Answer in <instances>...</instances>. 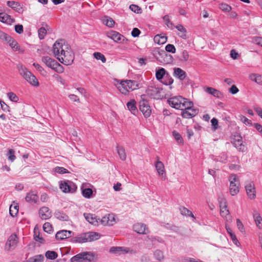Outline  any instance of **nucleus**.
Here are the masks:
<instances>
[{
	"instance_id": "59",
	"label": "nucleus",
	"mask_w": 262,
	"mask_h": 262,
	"mask_svg": "<svg viewBox=\"0 0 262 262\" xmlns=\"http://www.w3.org/2000/svg\"><path fill=\"white\" fill-rule=\"evenodd\" d=\"M219 202L220 208L227 207V202L224 197L220 196L219 198Z\"/></svg>"
},
{
	"instance_id": "31",
	"label": "nucleus",
	"mask_w": 262,
	"mask_h": 262,
	"mask_svg": "<svg viewBox=\"0 0 262 262\" xmlns=\"http://www.w3.org/2000/svg\"><path fill=\"white\" fill-rule=\"evenodd\" d=\"M249 78L257 84L262 85V75L257 74H251L249 75Z\"/></svg>"
},
{
	"instance_id": "30",
	"label": "nucleus",
	"mask_w": 262,
	"mask_h": 262,
	"mask_svg": "<svg viewBox=\"0 0 262 262\" xmlns=\"http://www.w3.org/2000/svg\"><path fill=\"white\" fill-rule=\"evenodd\" d=\"M136 103V101L134 99L131 100L127 103V108L134 115H135L136 113L138 112Z\"/></svg>"
},
{
	"instance_id": "42",
	"label": "nucleus",
	"mask_w": 262,
	"mask_h": 262,
	"mask_svg": "<svg viewBox=\"0 0 262 262\" xmlns=\"http://www.w3.org/2000/svg\"><path fill=\"white\" fill-rule=\"evenodd\" d=\"M180 210L182 215H187V216H191L193 218H194V216L193 213L187 208H186L184 207H181L180 208Z\"/></svg>"
},
{
	"instance_id": "39",
	"label": "nucleus",
	"mask_w": 262,
	"mask_h": 262,
	"mask_svg": "<svg viewBox=\"0 0 262 262\" xmlns=\"http://www.w3.org/2000/svg\"><path fill=\"white\" fill-rule=\"evenodd\" d=\"M117 150L120 159L124 161L126 158V152L124 148L121 146H117Z\"/></svg>"
},
{
	"instance_id": "52",
	"label": "nucleus",
	"mask_w": 262,
	"mask_h": 262,
	"mask_svg": "<svg viewBox=\"0 0 262 262\" xmlns=\"http://www.w3.org/2000/svg\"><path fill=\"white\" fill-rule=\"evenodd\" d=\"M129 9L133 12H134L135 13H136L137 14H140L142 13L141 8L137 5L132 4L130 5Z\"/></svg>"
},
{
	"instance_id": "20",
	"label": "nucleus",
	"mask_w": 262,
	"mask_h": 262,
	"mask_svg": "<svg viewBox=\"0 0 262 262\" xmlns=\"http://www.w3.org/2000/svg\"><path fill=\"white\" fill-rule=\"evenodd\" d=\"M155 167L159 175L161 177V179H165L166 175L163 163L161 161L158 160L155 164Z\"/></svg>"
},
{
	"instance_id": "16",
	"label": "nucleus",
	"mask_w": 262,
	"mask_h": 262,
	"mask_svg": "<svg viewBox=\"0 0 262 262\" xmlns=\"http://www.w3.org/2000/svg\"><path fill=\"white\" fill-rule=\"evenodd\" d=\"M134 230L139 234H146L149 232L146 225L143 223H136L133 226Z\"/></svg>"
},
{
	"instance_id": "56",
	"label": "nucleus",
	"mask_w": 262,
	"mask_h": 262,
	"mask_svg": "<svg viewBox=\"0 0 262 262\" xmlns=\"http://www.w3.org/2000/svg\"><path fill=\"white\" fill-rule=\"evenodd\" d=\"M38 36L40 39H43L47 34V30L43 27L39 29L38 31Z\"/></svg>"
},
{
	"instance_id": "44",
	"label": "nucleus",
	"mask_w": 262,
	"mask_h": 262,
	"mask_svg": "<svg viewBox=\"0 0 262 262\" xmlns=\"http://www.w3.org/2000/svg\"><path fill=\"white\" fill-rule=\"evenodd\" d=\"M55 216L56 217L61 221H67L68 220V216L63 213L59 211H57L55 213Z\"/></svg>"
},
{
	"instance_id": "5",
	"label": "nucleus",
	"mask_w": 262,
	"mask_h": 262,
	"mask_svg": "<svg viewBox=\"0 0 262 262\" xmlns=\"http://www.w3.org/2000/svg\"><path fill=\"white\" fill-rule=\"evenodd\" d=\"M181 115L184 118H191L195 116L199 113V110L193 107V103L189 101L182 108Z\"/></svg>"
},
{
	"instance_id": "48",
	"label": "nucleus",
	"mask_w": 262,
	"mask_h": 262,
	"mask_svg": "<svg viewBox=\"0 0 262 262\" xmlns=\"http://www.w3.org/2000/svg\"><path fill=\"white\" fill-rule=\"evenodd\" d=\"M94 56L97 60H100L103 63H105L106 62V58L105 56L100 52L94 53Z\"/></svg>"
},
{
	"instance_id": "45",
	"label": "nucleus",
	"mask_w": 262,
	"mask_h": 262,
	"mask_svg": "<svg viewBox=\"0 0 262 262\" xmlns=\"http://www.w3.org/2000/svg\"><path fill=\"white\" fill-rule=\"evenodd\" d=\"M154 256L156 259L161 261L164 259V255L163 252L160 250H156L154 253Z\"/></svg>"
},
{
	"instance_id": "61",
	"label": "nucleus",
	"mask_w": 262,
	"mask_h": 262,
	"mask_svg": "<svg viewBox=\"0 0 262 262\" xmlns=\"http://www.w3.org/2000/svg\"><path fill=\"white\" fill-rule=\"evenodd\" d=\"M8 155L9 156L8 159L11 162H13L15 160L16 157L14 155V151L13 149H10L9 150Z\"/></svg>"
},
{
	"instance_id": "25",
	"label": "nucleus",
	"mask_w": 262,
	"mask_h": 262,
	"mask_svg": "<svg viewBox=\"0 0 262 262\" xmlns=\"http://www.w3.org/2000/svg\"><path fill=\"white\" fill-rule=\"evenodd\" d=\"M25 199L28 202L36 203L38 199V196L36 192L32 191L27 194Z\"/></svg>"
},
{
	"instance_id": "6",
	"label": "nucleus",
	"mask_w": 262,
	"mask_h": 262,
	"mask_svg": "<svg viewBox=\"0 0 262 262\" xmlns=\"http://www.w3.org/2000/svg\"><path fill=\"white\" fill-rule=\"evenodd\" d=\"M156 77L158 80L161 81L165 85H170L173 82V79L170 77L168 73H166L165 70L162 68L157 70Z\"/></svg>"
},
{
	"instance_id": "32",
	"label": "nucleus",
	"mask_w": 262,
	"mask_h": 262,
	"mask_svg": "<svg viewBox=\"0 0 262 262\" xmlns=\"http://www.w3.org/2000/svg\"><path fill=\"white\" fill-rule=\"evenodd\" d=\"M176 28L180 32L178 35L182 38L186 39L187 38L186 29L181 25H177Z\"/></svg>"
},
{
	"instance_id": "29",
	"label": "nucleus",
	"mask_w": 262,
	"mask_h": 262,
	"mask_svg": "<svg viewBox=\"0 0 262 262\" xmlns=\"http://www.w3.org/2000/svg\"><path fill=\"white\" fill-rule=\"evenodd\" d=\"M18 243V238L15 234H13L9 237L6 245L8 246H15Z\"/></svg>"
},
{
	"instance_id": "47",
	"label": "nucleus",
	"mask_w": 262,
	"mask_h": 262,
	"mask_svg": "<svg viewBox=\"0 0 262 262\" xmlns=\"http://www.w3.org/2000/svg\"><path fill=\"white\" fill-rule=\"evenodd\" d=\"M189 57L188 52L186 50H183L181 53L180 59L182 61H187Z\"/></svg>"
},
{
	"instance_id": "46",
	"label": "nucleus",
	"mask_w": 262,
	"mask_h": 262,
	"mask_svg": "<svg viewBox=\"0 0 262 262\" xmlns=\"http://www.w3.org/2000/svg\"><path fill=\"white\" fill-rule=\"evenodd\" d=\"M58 254L55 251H48L46 253V256L47 258L54 259L57 257Z\"/></svg>"
},
{
	"instance_id": "33",
	"label": "nucleus",
	"mask_w": 262,
	"mask_h": 262,
	"mask_svg": "<svg viewBox=\"0 0 262 262\" xmlns=\"http://www.w3.org/2000/svg\"><path fill=\"white\" fill-rule=\"evenodd\" d=\"M205 91L208 94L217 98H219L220 95L221 94L219 91L211 87H207L205 89Z\"/></svg>"
},
{
	"instance_id": "63",
	"label": "nucleus",
	"mask_w": 262,
	"mask_h": 262,
	"mask_svg": "<svg viewBox=\"0 0 262 262\" xmlns=\"http://www.w3.org/2000/svg\"><path fill=\"white\" fill-rule=\"evenodd\" d=\"M55 171L58 173H68V171L66 168L62 167H56L55 168Z\"/></svg>"
},
{
	"instance_id": "40",
	"label": "nucleus",
	"mask_w": 262,
	"mask_h": 262,
	"mask_svg": "<svg viewBox=\"0 0 262 262\" xmlns=\"http://www.w3.org/2000/svg\"><path fill=\"white\" fill-rule=\"evenodd\" d=\"M18 207H19L17 204L11 205L10 206L9 213L12 216L14 217L17 214L18 212Z\"/></svg>"
},
{
	"instance_id": "11",
	"label": "nucleus",
	"mask_w": 262,
	"mask_h": 262,
	"mask_svg": "<svg viewBox=\"0 0 262 262\" xmlns=\"http://www.w3.org/2000/svg\"><path fill=\"white\" fill-rule=\"evenodd\" d=\"M60 188L65 193L73 192L76 190V187L71 181H61L60 183Z\"/></svg>"
},
{
	"instance_id": "2",
	"label": "nucleus",
	"mask_w": 262,
	"mask_h": 262,
	"mask_svg": "<svg viewBox=\"0 0 262 262\" xmlns=\"http://www.w3.org/2000/svg\"><path fill=\"white\" fill-rule=\"evenodd\" d=\"M19 73L30 84L38 86L39 82L36 77L29 71L26 67L22 64H18L17 66Z\"/></svg>"
},
{
	"instance_id": "24",
	"label": "nucleus",
	"mask_w": 262,
	"mask_h": 262,
	"mask_svg": "<svg viewBox=\"0 0 262 262\" xmlns=\"http://www.w3.org/2000/svg\"><path fill=\"white\" fill-rule=\"evenodd\" d=\"M173 75L181 80H184L186 77V72L179 68L173 69Z\"/></svg>"
},
{
	"instance_id": "12",
	"label": "nucleus",
	"mask_w": 262,
	"mask_h": 262,
	"mask_svg": "<svg viewBox=\"0 0 262 262\" xmlns=\"http://www.w3.org/2000/svg\"><path fill=\"white\" fill-rule=\"evenodd\" d=\"M139 109L146 118L149 117L151 115L150 107L147 101L143 99L139 102Z\"/></svg>"
},
{
	"instance_id": "27",
	"label": "nucleus",
	"mask_w": 262,
	"mask_h": 262,
	"mask_svg": "<svg viewBox=\"0 0 262 262\" xmlns=\"http://www.w3.org/2000/svg\"><path fill=\"white\" fill-rule=\"evenodd\" d=\"M0 21L10 25L14 22V20L7 13L1 12L0 13Z\"/></svg>"
},
{
	"instance_id": "8",
	"label": "nucleus",
	"mask_w": 262,
	"mask_h": 262,
	"mask_svg": "<svg viewBox=\"0 0 262 262\" xmlns=\"http://www.w3.org/2000/svg\"><path fill=\"white\" fill-rule=\"evenodd\" d=\"M230 181V193L232 195L237 194L239 190V181L237 176L235 174H231L229 177Z\"/></svg>"
},
{
	"instance_id": "4",
	"label": "nucleus",
	"mask_w": 262,
	"mask_h": 262,
	"mask_svg": "<svg viewBox=\"0 0 262 262\" xmlns=\"http://www.w3.org/2000/svg\"><path fill=\"white\" fill-rule=\"evenodd\" d=\"M189 100L181 96H177L170 98L168 102L170 106L176 109L182 110Z\"/></svg>"
},
{
	"instance_id": "1",
	"label": "nucleus",
	"mask_w": 262,
	"mask_h": 262,
	"mask_svg": "<svg viewBox=\"0 0 262 262\" xmlns=\"http://www.w3.org/2000/svg\"><path fill=\"white\" fill-rule=\"evenodd\" d=\"M55 57L62 63L68 66L74 61V54L71 47L63 40L56 41L53 46Z\"/></svg>"
},
{
	"instance_id": "26",
	"label": "nucleus",
	"mask_w": 262,
	"mask_h": 262,
	"mask_svg": "<svg viewBox=\"0 0 262 262\" xmlns=\"http://www.w3.org/2000/svg\"><path fill=\"white\" fill-rule=\"evenodd\" d=\"M42 61L49 68L53 69L55 64H56V61L49 56H43L41 59Z\"/></svg>"
},
{
	"instance_id": "15",
	"label": "nucleus",
	"mask_w": 262,
	"mask_h": 262,
	"mask_svg": "<svg viewBox=\"0 0 262 262\" xmlns=\"http://www.w3.org/2000/svg\"><path fill=\"white\" fill-rule=\"evenodd\" d=\"M232 143L234 147L239 151L244 152L246 150L245 146L243 144L242 137L239 135L236 134L234 135Z\"/></svg>"
},
{
	"instance_id": "14",
	"label": "nucleus",
	"mask_w": 262,
	"mask_h": 262,
	"mask_svg": "<svg viewBox=\"0 0 262 262\" xmlns=\"http://www.w3.org/2000/svg\"><path fill=\"white\" fill-rule=\"evenodd\" d=\"M245 189L250 200H253L256 198V190L253 182H247L245 185Z\"/></svg>"
},
{
	"instance_id": "57",
	"label": "nucleus",
	"mask_w": 262,
	"mask_h": 262,
	"mask_svg": "<svg viewBox=\"0 0 262 262\" xmlns=\"http://www.w3.org/2000/svg\"><path fill=\"white\" fill-rule=\"evenodd\" d=\"M10 39V36L0 30V39L3 41H8Z\"/></svg>"
},
{
	"instance_id": "9",
	"label": "nucleus",
	"mask_w": 262,
	"mask_h": 262,
	"mask_svg": "<svg viewBox=\"0 0 262 262\" xmlns=\"http://www.w3.org/2000/svg\"><path fill=\"white\" fill-rule=\"evenodd\" d=\"M110 252L118 255L125 254H133L136 253L137 250L133 248V247H112L110 249Z\"/></svg>"
},
{
	"instance_id": "54",
	"label": "nucleus",
	"mask_w": 262,
	"mask_h": 262,
	"mask_svg": "<svg viewBox=\"0 0 262 262\" xmlns=\"http://www.w3.org/2000/svg\"><path fill=\"white\" fill-rule=\"evenodd\" d=\"M43 229L46 232L50 233L52 231V225L49 222L45 223L43 225Z\"/></svg>"
},
{
	"instance_id": "35",
	"label": "nucleus",
	"mask_w": 262,
	"mask_h": 262,
	"mask_svg": "<svg viewBox=\"0 0 262 262\" xmlns=\"http://www.w3.org/2000/svg\"><path fill=\"white\" fill-rule=\"evenodd\" d=\"M127 89L128 92L132 91L137 89L138 84L137 81L131 80H126Z\"/></svg>"
},
{
	"instance_id": "21",
	"label": "nucleus",
	"mask_w": 262,
	"mask_h": 262,
	"mask_svg": "<svg viewBox=\"0 0 262 262\" xmlns=\"http://www.w3.org/2000/svg\"><path fill=\"white\" fill-rule=\"evenodd\" d=\"M72 232L68 230H60L57 232L55 237L58 240H62L71 237Z\"/></svg>"
},
{
	"instance_id": "28",
	"label": "nucleus",
	"mask_w": 262,
	"mask_h": 262,
	"mask_svg": "<svg viewBox=\"0 0 262 262\" xmlns=\"http://www.w3.org/2000/svg\"><path fill=\"white\" fill-rule=\"evenodd\" d=\"M7 4L9 7L14 9L16 11L19 13L22 11V7L18 3L14 1H7Z\"/></svg>"
},
{
	"instance_id": "3",
	"label": "nucleus",
	"mask_w": 262,
	"mask_h": 262,
	"mask_svg": "<svg viewBox=\"0 0 262 262\" xmlns=\"http://www.w3.org/2000/svg\"><path fill=\"white\" fill-rule=\"evenodd\" d=\"M100 237L99 233L95 232H89L78 235L73 238V241L78 243L90 242L98 239Z\"/></svg>"
},
{
	"instance_id": "41",
	"label": "nucleus",
	"mask_w": 262,
	"mask_h": 262,
	"mask_svg": "<svg viewBox=\"0 0 262 262\" xmlns=\"http://www.w3.org/2000/svg\"><path fill=\"white\" fill-rule=\"evenodd\" d=\"M172 135L174 137L175 140L177 141L178 143L183 144V139L181 135L177 131L174 130L172 132Z\"/></svg>"
},
{
	"instance_id": "60",
	"label": "nucleus",
	"mask_w": 262,
	"mask_h": 262,
	"mask_svg": "<svg viewBox=\"0 0 262 262\" xmlns=\"http://www.w3.org/2000/svg\"><path fill=\"white\" fill-rule=\"evenodd\" d=\"M165 50L167 52L172 53H174L176 51L175 47L171 44H168L165 47Z\"/></svg>"
},
{
	"instance_id": "50",
	"label": "nucleus",
	"mask_w": 262,
	"mask_h": 262,
	"mask_svg": "<svg viewBox=\"0 0 262 262\" xmlns=\"http://www.w3.org/2000/svg\"><path fill=\"white\" fill-rule=\"evenodd\" d=\"M147 238L152 242H153V244H157L158 243H163L162 238L160 237L151 236L150 237H147Z\"/></svg>"
},
{
	"instance_id": "58",
	"label": "nucleus",
	"mask_w": 262,
	"mask_h": 262,
	"mask_svg": "<svg viewBox=\"0 0 262 262\" xmlns=\"http://www.w3.org/2000/svg\"><path fill=\"white\" fill-rule=\"evenodd\" d=\"M236 225L240 232L242 233H245V231L244 226L241 221L238 219L236 220Z\"/></svg>"
},
{
	"instance_id": "49",
	"label": "nucleus",
	"mask_w": 262,
	"mask_h": 262,
	"mask_svg": "<svg viewBox=\"0 0 262 262\" xmlns=\"http://www.w3.org/2000/svg\"><path fill=\"white\" fill-rule=\"evenodd\" d=\"M239 119L241 122L246 124V125H251L252 121L248 119L247 117L243 115L239 116Z\"/></svg>"
},
{
	"instance_id": "55",
	"label": "nucleus",
	"mask_w": 262,
	"mask_h": 262,
	"mask_svg": "<svg viewBox=\"0 0 262 262\" xmlns=\"http://www.w3.org/2000/svg\"><path fill=\"white\" fill-rule=\"evenodd\" d=\"M220 8L224 12H229L231 10V7L229 5L225 3L220 4Z\"/></svg>"
},
{
	"instance_id": "13",
	"label": "nucleus",
	"mask_w": 262,
	"mask_h": 262,
	"mask_svg": "<svg viewBox=\"0 0 262 262\" xmlns=\"http://www.w3.org/2000/svg\"><path fill=\"white\" fill-rule=\"evenodd\" d=\"M116 223L115 215L114 214L105 215L100 220V224L103 226H113Z\"/></svg>"
},
{
	"instance_id": "62",
	"label": "nucleus",
	"mask_w": 262,
	"mask_h": 262,
	"mask_svg": "<svg viewBox=\"0 0 262 262\" xmlns=\"http://www.w3.org/2000/svg\"><path fill=\"white\" fill-rule=\"evenodd\" d=\"M229 213L227 207L220 208V214L223 217H226Z\"/></svg>"
},
{
	"instance_id": "10",
	"label": "nucleus",
	"mask_w": 262,
	"mask_h": 262,
	"mask_svg": "<svg viewBox=\"0 0 262 262\" xmlns=\"http://www.w3.org/2000/svg\"><path fill=\"white\" fill-rule=\"evenodd\" d=\"M107 36L113 39L114 41L119 43H127L128 41V40L123 35L115 31L112 30L107 32Z\"/></svg>"
},
{
	"instance_id": "51",
	"label": "nucleus",
	"mask_w": 262,
	"mask_h": 262,
	"mask_svg": "<svg viewBox=\"0 0 262 262\" xmlns=\"http://www.w3.org/2000/svg\"><path fill=\"white\" fill-rule=\"evenodd\" d=\"M7 96L10 100L16 102L18 101L19 99L17 95L13 92H9L7 94Z\"/></svg>"
},
{
	"instance_id": "36",
	"label": "nucleus",
	"mask_w": 262,
	"mask_h": 262,
	"mask_svg": "<svg viewBox=\"0 0 262 262\" xmlns=\"http://www.w3.org/2000/svg\"><path fill=\"white\" fill-rule=\"evenodd\" d=\"M5 41L9 43V46L13 49L14 51H16L20 49V47L17 41L13 39L11 36L9 40Z\"/></svg>"
},
{
	"instance_id": "17",
	"label": "nucleus",
	"mask_w": 262,
	"mask_h": 262,
	"mask_svg": "<svg viewBox=\"0 0 262 262\" xmlns=\"http://www.w3.org/2000/svg\"><path fill=\"white\" fill-rule=\"evenodd\" d=\"M162 90L158 88L151 87L147 90V93L154 99H160L161 97V92Z\"/></svg>"
},
{
	"instance_id": "7",
	"label": "nucleus",
	"mask_w": 262,
	"mask_h": 262,
	"mask_svg": "<svg viewBox=\"0 0 262 262\" xmlns=\"http://www.w3.org/2000/svg\"><path fill=\"white\" fill-rule=\"evenodd\" d=\"M97 258L96 255L91 252H82L72 257L71 259L72 262H78V260L85 261H94Z\"/></svg>"
},
{
	"instance_id": "34",
	"label": "nucleus",
	"mask_w": 262,
	"mask_h": 262,
	"mask_svg": "<svg viewBox=\"0 0 262 262\" xmlns=\"http://www.w3.org/2000/svg\"><path fill=\"white\" fill-rule=\"evenodd\" d=\"M81 189L82 194L84 198L90 199L92 196L93 190L92 189L84 188L83 184L82 185Z\"/></svg>"
},
{
	"instance_id": "64",
	"label": "nucleus",
	"mask_w": 262,
	"mask_h": 262,
	"mask_svg": "<svg viewBox=\"0 0 262 262\" xmlns=\"http://www.w3.org/2000/svg\"><path fill=\"white\" fill-rule=\"evenodd\" d=\"M253 42L254 43L262 47V37H255L253 39Z\"/></svg>"
},
{
	"instance_id": "38",
	"label": "nucleus",
	"mask_w": 262,
	"mask_h": 262,
	"mask_svg": "<svg viewBox=\"0 0 262 262\" xmlns=\"http://www.w3.org/2000/svg\"><path fill=\"white\" fill-rule=\"evenodd\" d=\"M154 41L159 45H162L166 42L167 37L161 36L160 35H156L154 37Z\"/></svg>"
},
{
	"instance_id": "23",
	"label": "nucleus",
	"mask_w": 262,
	"mask_h": 262,
	"mask_svg": "<svg viewBox=\"0 0 262 262\" xmlns=\"http://www.w3.org/2000/svg\"><path fill=\"white\" fill-rule=\"evenodd\" d=\"M253 217L256 227L259 229H262V217L260 214L256 211H254L253 213Z\"/></svg>"
},
{
	"instance_id": "22",
	"label": "nucleus",
	"mask_w": 262,
	"mask_h": 262,
	"mask_svg": "<svg viewBox=\"0 0 262 262\" xmlns=\"http://www.w3.org/2000/svg\"><path fill=\"white\" fill-rule=\"evenodd\" d=\"M126 80H122L120 82L116 83V85L118 89V90L123 94L126 95L128 94V90L127 88V86L126 84H127Z\"/></svg>"
},
{
	"instance_id": "19",
	"label": "nucleus",
	"mask_w": 262,
	"mask_h": 262,
	"mask_svg": "<svg viewBox=\"0 0 262 262\" xmlns=\"http://www.w3.org/2000/svg\"><path fill=\"white\" fill-rule=\"evenodd\" d=\"M39 217L41 220H47L52 216L51 212L47 207H42L39 210Z\"/></svg>"
},
{
	"instance_id": "43",
	"label": "nucleus",
	"mask_w": 262,
	"mask_h": 262,
	"mask_svg": "<svg viewBox=\"0 0 262 262\" xmlns=\"http://www.w3.org/2000/svg\"><path fill=\"white\" fill-rule=\"evenodd\" d=\"M163 20L167 26L170 29H173L175 27L174 25L170 21L169 17L168 15H166L163 17Z\"/></svg>"
},
{
	"instance_id": "18",
	"label": "nucleus",
	"mask_w": 262,
	"mask_h": 262,
	"mask_svg": "<svg viewBox=\"0 0 262 262\" xmlns=\"http://www.w3.org/2000/svg\"><path fill=\"white\" fill-rule=\"evenodd\" d=\"M84 216L88 222L94 226H98L100 224V219L97 218L95 215L91 213H84Z\"/></svg>"
},
{
	"instance_id": "53",
	"label": "nucleus",
	"mask_w": 262,
	"mask_h": 262,
	"mask_svg": "<svg viewBox=\"0 0 262 262\" xmlns=\"http://www.w3.org/2000/svg\"><path fill=\"white\" fill-rule=\"evenodd\" d=\"M52 69L54 70L59 73H62L64 72L63 67L57 61L56 62V64H55L54 68H53Z\"/></svg>"
},
{
	"instance_id": "37",
	"label": "nucleus",
	"mask_w": 262,
	"mask_h": 262,
	"mask_svg": "<svg viewBox=\"0 0 262 262\" xmlns=\"http://www.w3.org/2000/svg\"><path fill=\"white\" fill-rule=\"evenodd\" d=\"M103 23L108 27L112 28L114 26L115 21L110 17L104 16L102 19Z\"/></svg>"
}]
</instances>
